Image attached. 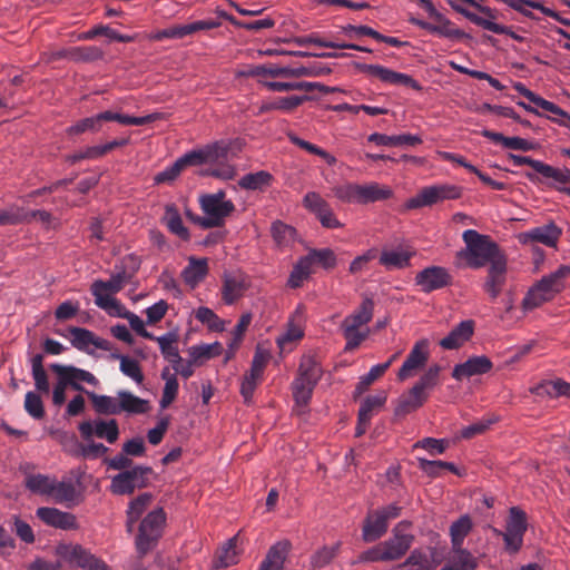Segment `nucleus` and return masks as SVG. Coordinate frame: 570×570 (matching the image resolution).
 <instances>
[{
  "mask_svg": "<svg viewBox=\"0 0 570 570\" xmlns=\"http://www.w3.org/2000/svg\"><path fill=\"white\" fill-rule=\"evenodd\" d=\"M474 322L471 320L462 321L458 324L444 338L440 341V345L445 350H454L460 347L464 342L469 341L473 335Z\"/></svg>",
  "mask_w": 570,
  "mask_h": 570,
  "instance_id": "nucleus-24",
  "label": "nucleus"
},
{
  "mask_svg": "<svg viewBox=\"0 0 570 570\" xmlns=\"http://www.w3.org/2000/svg\"><path fill=\"white\" fill-rule=\"evenodd\" d=\"M78 429L85 441H90L92 436L96 435L97 438L105 439L108 443L112 444L119 436L118 423L114 419L109 421H85L79 424Z\"/></svg>",
  "mask_w": 570,
  "mask_h": 570,
  "instance_id": "nucleus-13",
  "label": "nucleus"
},
{
  "mask_svg": "<svg viewBox=\"0 0 570 570\" xmlns=\"http://www.w3.org/2000/svg\"><path fill=\"white\" fill-rule=\"evenodd\" d=\"M493 364L491 360L484 355L473 356L466 360L464 363L454 366L452 376L461 381L465 377L474 375L485 374L491 371Z\"/></svg>",
  "mask_w": 570,
  "mask_h": 570,
  "instance_id": "nucleus-20",
  "label": "nucleus"
},
{
  "mask_svg": "<svg viewBox=\"0 0 570 570\" xmlns=\"http://www.w3.org/2000/svg\"><path fill=\"white\" fill-rule=\"evenodd\" d=\"M473 522L470 515H461L450 527V537L453 549H460L463 547L464 539L471 532Z\"/></svg>",
  "mask_w": 570,
  "mask_h": 570,
  "instance_id": "nucleus-36",
  "label": "nucleus"
},
{
  "mask_svg": "<svg viewBox=\"0 0 570 570\" xmlns=\"http://www.w3.org/2000/svg\"><path fill=\"white\" fill-rule=\"evenodd\" d=\"M36 515L47 525L70 530L77 527L76 517L69 512L60 511L56 508L41 507L36 511Z\"/></svg>",
  "mask_w": 570,
  "mask_h": 570,
  "instance_id": "nucleus-19",
  "label": "nucleus"
},
{
  "mask_svg": "<svg viewBox=\"0 0 570 570\" xmlns=\"http://www.w3.org/2000/svg\"><path fill=\"white\" fill-rule=\"evenodd\" d=\"M412 525L410 521L399 522L392 530V537L382 542L389 561L401 559L411 548L414 535L406 530Z\"/></svg>",
  "mask_w": 570,
  "mask_h": 570,
  "instance_id": "nucleus-11",
  "label": "nucleus"
},
{
  "mask_svg": "<svg viewBox=\"0 0 570 570\" xmlns=\"http://www.w3.org/2000/svg\"><path fill=\"white\" fill-rule=\"evenodd\" d=\"M30 469L29 463L20 465V471L24 474V487L32 493L49 497L55 478L41 473L33 474Z\"/></svg>",
  "mask_w": 570,
  "mask_h": 570,
  "instance_id": "nucleus-21",
  "label": "nucleus"
},
{
  "mask_svg": "<svg viewBox=\"0 0 570 570\" xmlns=\"http://www.w3.org/2000/svg\"><path fill=\"white\" fill-rule=\"evenodd\" d=\"M77 497L76 487L71 482L57 481L55 478L52 483V490H50L49 497L56 503H69L73 502Z\"/></svg>",
  "mask_w": 570,
  "mask_h": 570,
  "instance_id": "nucleus-42",
  "label": "nucleus"
},
{
  "mask_svg": "<svg viewBox=\"0 0 570 570\" xmlns=\"http://www.w3.org/2000/svg\"><path fill=\"white\" fill-rule=\"evenodd\" d=\"M428 397L429 394H421L419 391L412 387L407 393H404L399 397L394 409V414L396 416H404L421 407Z\"/></svg>",
  "mask_w": 570,
  "mask_h": 570,
  "instance_id": "nucleus-27",
  "label": "nucleus"
},
{
  "mask_svg": "<svg viewBox=\"0 0 570 570\" xmlns=\"http://www.w3.org/2000/svg\"><path fill=\"white\" fill-rule=\"evenodd\" d=\"M98 36H106L111 40L118 41V42H131L134 41L132 36L128 35H121L117 32L116 30L111 29L109 26L98 24L94 27L92 29L88 30L87 32H83L79 36V39L82 40H91Z\"/></svg>",
  "mask_w": 570,
  "mask_h": 570,
  "instance_id": "nucleus-46",
  "label": "nucleus"
},
{
  "mask_svg": "<svg viewBox=\"0 0 570 570\" xmlns=\"http://www.w3.org/2000/svg\"><path fill=\"white\" fill-rule=\"evenodd\" d=\"M570 267L560 265L553 273L543 276L525 294L522 301V307L525 311H532L542 304L551 301L563 287V279L569 276Z\"/></svg>",
  "mask_w": 570,
  "mask_h": 570,
  "instance_id": "nucleus-4",
  "label": "nucleus"
},
{
  "mask_svg": "<svg viewBox=\"0 0 570 570\" xmlns=\"http://www.w3.org/2000/svg\"><path fill=\"white\" fill-rule=\"evenodd\" d=\"M131 277L132 273H128L126 269H121L117 274L112 275L110 279H97L92 283V285L104 291L116 294L124 288L126 283L130 282Z\"/></svg>",
  "mask_w": 570,
  "mask_h": 570,
  "instance_id": "nucleus-47",
  "label": "nucleus"
},
{
  "mask_svg": "<svg viewBox=\"0 0 570 570\" xmlns=\"http://www.w3.org/2000/svg\"><path fill=\"white\" fill-rule=\"evenodd\" d=\"M429 358V342L426 340H421L415 343L411 352L409 353L406 360L401 366L397 377L401 381H404L411 376H413L416 370L422 368Z\"/></svg>",
  "mask_w": 570,
  "mask_h": 570,
  "instance_id": "nucleus-16",
  "label": "nucleus"
},
{
  "mask_svg": "<svg viewBox=\"0 0 570 570\" xmlns=\"http://www.w3.org/2000/svg\"><path fill=\"white\" fill-rule=\"evenodd\" d=\"M308 98L306 96H289L276 98L273 101L264 102L259 107V112H268L271 110L292 111L301 106Z\"/></svg>",
  "mask_w": 570,
  "mask_h": 570,
  "instance_id": "nucleus-38",
  "label": "nucleus"
},
{
  "mask_svg": "<svg viewBox=\"0 0 570 570\" xmlns=\"http://www.w3.org/2000/svg\"><path fill=\"white\" fill-rule=\"evenodd\" d=\"M393 191L386 186L377 183H370L365 185L358 184V204L375 203L379 200L389 199Z\"/></svg>",
  "mask_w": 570,
  "mask_h": 570,
  "instance_id": "nucleus-29",
  "label": "nucleus"
},
{
  "mask_svg": "<svg viewBox=\"0 0 570 570\" xmlns=\"http://www.w3.org/2000/svg\"><path fill=\"white\" fill-rule=\"evenodd\" d=\"M208 266L206 259L190 258L189 264L184 268L181 276L186 284L196 285L207 275Z\"/></svg>",
  "mask_w": 570,
  "mask_h": 570,
  "instance_id": "nucleus-39",
  "label": "nucleus"
},
{
  "mask_svg": "<svg viewBox=\"0 0 570 570\" xmlns=\"http://www.w3.org/2000/svg\"><path fill=\"white\" fill-rule=\"evenodd\" d=\"M272 180V175L267 171H257L247 174L239 180V186L245 189L256 190L264 186H268Z\"/></svg>",
  "mask_w": 570,
  "mask_h": 570,
  "instance_id": "nucleus-55",
  "label": "nucleus"
},
{
  "mask_svg": "<svg viewBox=\"0 0 570 570\" xmlns=\"http://www.w3.org/2000/svg\"><path fill=\"white\" fill-rule=\"evenodd\" d=\"M370 142H374L377 146H415L422 142V139L419 136L411 134H402L397 136H387L380 132H373L367 137Z\"/></svg>",
  "mask_w": 570,
  "mask_h": 570,
  "instance_id": "nucleus-30",
  "label": "nucleus"
},
{
  "mask_svg": "<svg viewBox=\"0 0 570 570\" xmlns=\"http://www.w3.org/2000/svg\"><path fill=\"white\" fill-rule=\"evenodd\" d=\"M433 19L438 22V24L414 19L412 20V22L419 26L420 28L428 30L429 32L438 33L446 38H461L464 36V32L455 28V26L442 13L439 12V18Z\"/></svg>",
  "mask_w": 570,
  "mask_h": 570,
  "instance_id": "nucleus-25",
  "label": "nucleus"
},
{
  "mask_svg": "<svg viewBox=\"0 0 570 570\" xmlns=\"http://www.w3.org/2000/svg\"><path fill=\"white\" fill-rule=\"evenodd\" d=\"M242 77H283V67L275 65H257L249 66L246 69L238 72Z\"/></svg>",
  "mask_w": 570,
  "mask_h": 570,
  "instance_id": "nucleus-54",
  "label": "nucleus"
},
{
  "mask_svg": "<svg viewBox=\"0 0 570 570\" xmlns=\"http://www.w3.org/2000/svg\"><path fill=\"white\" fill-rule=\"evenodd\" d=\"M57 554L82 570H109L108 566L79 544H60Z\"/></svg>",
  "mask_w": 570,
  "mask_h": 570,
  "instance_id": "nucleus-10",
  "label": "nucleus"
},
{
  "mask_svg": "<svg viewBox=\"0 0 570 570\" xmlns=\"http://www.w3.org/2000/svg\"><path fill=\"white\" fill-rule=\"evenodd\" d=\"M387 528L389 522L379 510H375L368 513L364 521L362 531L363 540L365 542H374L386 533Z\"/></svg>",
  "mask_w": 570,
  "mask_h": 570,
  "instance_id": "nucleus-23",
  "label": "nucleus"
},
{
  "mask_svg": "<svg viewBox=\"0 0 570 570\" xmlns=\"http://www.w3.org/2000/svg\"><path fill=\"white\" fill-rule=\"evenodd\" d=\"M442 367L439 364L431 365L428 371L420 377V380L413 385V387L421 394H428V391L432 390L439 384V377Z\"/></svg>",
  "mask_w": 570,
  "mask_h": 570,
  "instance_id": "nucleus-52",
  "label": "nucleus"
},
{
  "mask_svg": "<svg viewBox=\"0 0 570 570\" xmlns=\"http://www.w3.org/2000/svg\"><path fill=\"white\" fill-rule=\"evenodd\" d=\"M96 413L101 415H118V396L100 395L91 391H85Z\"/></svg>",
  "mask_w": 570,
  "mask_h": 570,
  "instance_id": "nucleus-33",
  "label": "nucleus"
},
{
  "mask_svg": "<svg viewBox=\"0 0 570 570\" xmlns=\"http://www.w3.org/2000/svg\"><path fill=\"white\" fill-rule=\"evenodd\" d=\"M305 258L308 261L311 266H313V264H318L324 268H333L336 264L335 254L330 248L312 249Z\"/></svg>",
  "mask_w": 570,
  "mask_h": 570,
  "instance_id": "nucleus-56",
  "label": "nucleus"
},
{
  "mask_svg": "<svg viewBox=\"0 0 570 570\" xmlns=\"http://www.w3.org/2000/svg\"><path fill=\"white\" fill-rule=\"evenodd\" d=\"M386 394L381 392L376 395L366 396L360 406L358 416H361L362 421H371L374 411L382 407L386 402Z\"/></svg>",
  "mask_w": 570,
  "mask_h": 570,
  "instance_id": "nucleus-51",
  "label": "nucleus"
},
{
  "mask_svg": "<svg viewBox=\"0 0 570 570\" xmlns=\"http://www.w3.org/2000/svg\"><path fill=\"white\" fill-rule=\"evenodd\" d=\"M166 514L161 508L149 512L140 522L136 549L140 556L150 551L161 537Z\"/></svg>",
  "mask_w": 570,
  "mask_h": 570,
  "instance_id": "nucleus-7",
  "label": "nucleus"
},
{
  "mask_svg": "<svg viewBox=\"0 0 570 570\" xmlns=\"http://www.w3.org/2000/svg\"><path fill=\"white\" fill-rule=\"evenodd\" d=\"M507 261L505 258L495 259L490 264L488 271L487 284L503 286L505 282Z\"/></svg>",
  "mask_w": 570,
  "mask_h": 570,
  "instance_id": "nucleus-63",
  "label": "nucleus"
},
{
  "mask_svg": "<svg viewBox=\"0 0 570 570\" xmlns=\"http://www.w3.org/2000/svg\"><path fill=\"white\" fill-rule=\"evenodd\" d=\"M454 556L450 560V563L454 570H475L478 567L475 558L468 550L460 547V549H453Z\"/></svg>",
  "mask_w": 570,
  "mask_h": 570,
  "instance_id": "nucleus-57",
  "label": "nucleus"
},
{
  "mask_svg": "<svg viewBox=\"0 0 570 570\" xmlns=\"http://www.w3.org/2000/svg\"><path fill=\"white\" fill-rule=\"evenodd\" d=\"M246 291V284L239 276H228L223 284V299L226 304H233L243 296Z\"/></svg>",
  "mask_w": 570,
  "mask_h": 570,
  "instance_id": "nucleus-41",
  "label": "nucleus"
},
{
  "mask_svg": "<svg viewBox=\"0 0 570 570\" xmlns=\"http://www.w3.org/2000/svg\"><path fill=\"white\" fill-rule=\"evenodd\" d=\"M29 220V214L23 208L10 206L0 210V226L19 225Z\"/></svg>",
  "mask_w": 570,
  "mask_h": 570,
  "instance_id": "nucleus-59",
  "label": "nucleus"
},
{
  "mask_svg": "<svg viewBox=\"0 0 570 570\" xmlns=\"http://www.w3.org/2000/svg\"><path fill=\"white\" fill-rule=\"evenodd\" d=\"M224 348L219 342L212 344L196 345L190 348V355L195 361L209 360L223 353Z\"/></svg>",
  "mask_w": 570,
  "mask_h": 570,
  "instance_id": "nucleus-61",
  "label": "nucleus"
},
{
  "mask_svg": "<svg viewBox=\"0 0 570 570\" xmlns=\"http://www.w3.org/2000/svg\"><path fill=\"white\" fill-rule=\"evenodd\" d=\"M207 164L219 163L227 158L229 144L225 140H217L203 147Z\"/></svg>",
  "mask_w": 570,
  "mask_h": 570,
  "instance_id": "nucleus-53",
  "label": "nucleus"
},
{
  "mask_svg": "<svg viewBox=\"0 0 570 570\" xmlns=\"http://www.w3.org/2000/svg\"><path fill=\"white\" fill-rule=\"evenodd\" d=\"M360 70L380 79L381 81L395 86L410 87L414 90H421L422 86L410 75L402 73L383 67L381 65H360Z\"/></svg>",
  "mask_w": 570,
  "mask_h": 570,
  "instance_id": "nucleus-12",
  "label": "nucleus"
},
{
  "mask_svg": "<svg viewBox=\"0 0 570 570\" xmlns=\"http://www.w3.org/2000/svg\"><path fill=\"white\" fill-rule=\"evenodd\" d=\"M449 4L460 14L464 16L466 19H469L472 23L483 28L484 30L491 31L497 35H508V28L505 26L495 23L491 21L490 19L482 18L465 8L454 3L453 1L449 0Z\"/></svg>",
  "mask_w": 570,
  "mask_h": 570,
  "instance_id": "nucleus-31",
  "label": "nucleus"
},
{
  "mask_svg": "<svg viewBox=\"0 0 570 570\" xmlns=\"http://www.w3.org/2000/svg\"><path fill=\"white\" fill-rule=\"evenodd\" d=\"M391 366V361L382 364H376L371 367L367 374L360 377L355 387L356 396L363 394L377 379H380Z\"/></svg>",
  "mask_w": 570,
  "mask_h": 570,
  "instance_id": "nucleus-48",
  "label": "nucleus"
},
{
  "mask_svg": "<svg viewBox=\"0 0 570 570\" xmlns=\"http://www.w3.org/2000/svg\"><path fill=\"white\" fill-rule=\"evenodd\" d=\"M153 341L158 343L163 356L170 362L171 365L176 363L180 364L183 358L179 355L177 346L178 334L176 332H168L161 336H155Z\"/></svg>",
  "mask_w": 570,
  "mask_h": 570,
  "instance_id": "nucleus-28",
  "label": "nucleus"
},
{
  "mask_svg": "<svg viewBox=\"0 0 570 570\" xmlns=\"http://www.w3.org/2000/svg\"><path fill=\"white\" fill-rule=\"evenodd\" d=\"M528 529L527 513L518 507H512L509 510V517L505 524V530L509 533L524 537Z\"/></svg>",
  "mask_w": 570,
  "mask_h": 570,
  "instance_id": "nucleus-44",
  "label": "nucleus"
},
{
  "mask_svg": "<svg viewBox=\"0 0 570 570\" xmlns=\"http://www.w3.org/2000/svg\"><path fill=\"white\" fill-rule=\"evenodd\" d=\"M199 205L205 217H195L194 220L203 228L222 227L234 210V203H217L215 198H199Z\"/></svg>",
  "mask_w": 570,
  "mask_h": 570,
  "instance_id": "nucleus-9",
  "label": "nucleus"
},
{
  "mask_svg": "<svg viewBox=\"0 0 570 570\" xmlns=\"http://www.w3.org/2000/svg\"><path fill=\"white\" fill-rule=\"evenodd\" d=\"M164 220L170 233L177 235L184 240H187L189 238V232L184 226L183 219L174 205L166 206Z\"/></svg>",
  "mask_w": 570,
  "mask_h": 570,
  "instance_id": "nucleus-43",
  "label": "nucleus"
},
{
  "mask_svg": "<svg viewBox=\"0 0 570 570\" xmlns=\"http://www.w3.org/2000/svg\"><path fill=\"white\" fill-rule=\"evenodd\" d=\"M119 414H145L150 410L149 401L134 395L129 391L120 390L117 392Z\"/></svg>",
  "mask_w": 570,
  "mask_h": 570,
  "instance_id": "nucleus-26",
  "label": "nucleus"
},
{
  "mask_svg": "<svg viewBox=\"0 0 570 570\" xmlns=\"http://www.w3.org/2000/svg\"><path fill=\"white\" fill-rule=\"evenodd\" d=\"M412 253L403 249L383 250L380 264L386 268H404L410 265Z\"/></svg>",
  "mask_w": 570,
  "mask_h": 570,
  "instance_id": "nucleus-40",
  "label": "nucleus"
},
{
  "mask_svg": "<svg viewBox=\"0 0 570 570\" xmlns=\"http://www.w3.org/2000/svg\"><path fill=\"white\" fill-rule=\"evenodd\" d=\"M509 158L514 166L528 165L531 168H533L538 174L542 175L544 178L553 180V177L558 175L556 167L544 164L540 160L533 159L531 157L510 154Z\"/></svg>",
  "mask_w": 570,
  "mask_h": 570,
  "instance_id": "nucleus-37",
  "label": "nucleus"
},
{
  "mask_svg": "<svg viewBox=\"0 0 570 570\" xmlns=\"http://www.w3.org/2000/svg\"><path fill=\"white\" fill-rule=\"evenodd\" d=\"M50 368L56 374L63 375L65 380L68 381L70 386L79 392L85 393V391H87L82 385L79 384V382H86L95 386L98 385L99 383V381L92 373L72 365H62L55 363L50 365Z\"/></svg>",
  "mask_w": 570,
  "mask_h": 570,
  "instance_id": "nucleus-18",
  "label": "nucleus"
},
{
  "mask_svg": "<svg viewBox=\"0 0 570 570\" xmlns=\"http://www.w3.org/2000/svg\"><path fill=\"white\" fill-rule=\"evenodd\" d=\"M237 542L238 535H234L218 550L215 558L216 568H227L238 562L239 551Z\"/></svg>",
  "mask_w": 570,
  "mask_h": 570,
  "instance_id": "nucleus-34",
  "label": "nucleus"
},
{
  "mask_svg": "<svg viewBox=\"0 0 570 570\" xmlns=\"http://www.w3.org/2000/svg\"><path fill=\"white\" fill-rule=\"evenodd\" d=\"M153 472L149 466L137 465L112 476L110 490L114 494H132L136 489L145 488L148 483L147 475Z\"/></svg>",
  "mask_w": 570,
  "mask_h": 570,
  "instance_id": "nucleus-8",
  "label": "nucleus"
},
{
  "mask_svg": "<svg viewBox=\"0 0 570 570\" xmlns=\"http://www.w3.org/2000/svg\"><path fill=\"white\" fill-rule=\"evenodd\" d=\"M164 118L165 116L161 112H153L142 117H135L112 110H106L92 117L80 119L67 129V134L80 135L87 131L97 132L101 129L105 121H117L126 126H144Z\"/></svg>",
  "mask_w": 570,
  "mask_h": 570,
  "instance_id": "nucleus-3",
  "label": "nucleus"
},
{
  "mask_svg": "<svg viewBox=\"0 0 570 570\" xmlns=\"http://www.w3.org/2000/svg\"><path fill=\"white\" fill-rule=\"evenodd\" d=\"M341 542H336L332 547L324 546L313 553L311 557V566L314 569H322L330 564L338 554Z\"/></svg>",
  "mask_w": 570,
  "mask_h": 570,
  "instance_id": "nucleus-49",
  "label": "nucleus"
},
{
  "mask_svg": "<svg viewBox=\"0 0 570 570\" xmlns=\"http://www.w3.org/2000/svg\"><path fill=\"white\" fill-rule=\"evenodd\" d=\"M312 272V266L305 257L301 258L293 267V271L287 281V285L292 288L302 286L303 282L308 278Z\"/></svg>",
  "mask_w": 570,
  "mask_h": 570,
  "instance_id": "nucleus-58",
  "label": "nucleus"
},
{
  "mask_svg": "<svg viewBox=\"0 0 570 570\" xmlns=\"http://www.w3.org/2000/svg\"><path fill=\"white\" fill-rule=\"evenodd\" d=\"M120 360V371L131 380H134L137 384H141L144 382V374L139 366V363L136 360L129 358L124 355H114Z\"/></svg>",
  "mask_w": 570,
  "mask_h": 570,
  "instance_id": "nucleus-62",
  "label": "nucleus"
},
{
  "mask_svg": "<svg viewBox=\"0 0 570 570\" xmlns=\"http://www.w3.org/2000/svg\"><path fill=\"white\" fill-rule=\"evenodd\" d=\"M462 238L466 248L459 255L466 261L471 268H480L504 257L490 236L482 235L474 229H466L463 232Z\"/></svg>",
  "mask_w": 570,
  "mask_h": 570,
  "instance_id": "nucleus-1",
  "label": "nucleus"
},
{
  "mask_svg": "<svg viewBox=\"0 0 570 570\" xmlns=\"http://www.w3.org/2000/svg\"><path fill=\"white\" fill-rule=\"evenodd\" d=\"M263 86L266 87L271 91H277V92L292 91V90H302V91L311 92L316 88L322 91H327L323 85L317 83V82H307V81H295V82L263 81Z\"/></svg>",
  "mask_w": 570,
  "mask_h": 570,
  "instance_id": "nucleus-35",
  "label": "nucleus"
},
{
  "mask_svg": "<svg viewBox=\"0 0 570 570\" xmlns=\"http://www.w3.org/2000/svg\"><path fill=\"white\" fill-rule=\"evenodd\" d=\"M71 334V344L79 351H83L88 354H92L88 350L89 345H94L96 348L102 351H111L112 344L108 340L96 336L91 331L82 327L72 326L69 328Z\"/></svg>",
  "mask_w": 570,
  "mask_h": 570,
  "instance_id": "nucleus-17",
  "label": "nucleus"
},
{
  "mask_svg": "<svg viewBox=\"0 0 570 570\" xmlns=\"http://www.w3.org/2000/svg\"><path fill=\"white\" fill-rule=\"evenodd\" d=\"M561 235L562 229L553 222H550L549 224L531 228L520 234L519 239L524 245L540 243L554 248Z\"/></svg>",
  "mask_w": 570,
  "mask_h": 570,
  "instance_id": "nucleus-15",
  "label": "nucleus"
},
{
  "mask_svg": "<svg viewBox=\"0 0 570 570\" xmlns=\"http://www.w3.org/2000/svg\"><path fill=\"white\" fill-rule=\"evenodd\" d=\"M32 377L37 391L41 393H49L50 385L48 375L43 368V356L42 354H36L31 358Z\"/></svg>",
  "mask_w": 570,
  "mask_h": 570,
  "instance_id": "nucleus-45",
  "label": "nucleus"
},
{
  "mask_svg": "<svg viewBox=\"0 0 570 570\" xmlns=\"http://www.w3.org/2000/svg\"><path fill=\"white\" fill-rule=\"evenodd\" d=\"M322 367L314 356H304L298 367V375L292 383L296 404L306 406L313 391L322 377Z\"/></svg>",
  "mask_w": 570,
  "mask_h": 570,
  "instance_id": "nucleus-5",
  "label": "nucleus"
},
{
  "mask_svg": "<svg viewBox=\"0 0 570 570\" xmlns=\"http://www.w3.org/2000/svg\"><path fill=\"white\" fill-rule=\"evenodd\" d=\"M463 188L453 184H436L423 187L414 197L407 199L405 207L416 209L430 207L445 200L459 199L462 196Z\"/></svg>",
  "mask_w": 570,
  "mask_h": 570,
  "instance_id": "nucleus-6",
  "label": "nucleus"
},
{
  "mask_svg": "<svg viewBox=\"0 0 570 570\" xmlns=\"http://www.w3.org/2000/svg\"><path fill=\"white\" fill-rule=\"evenodd\" d=\"M415 283L424 293H431L452 284V276L449 271L441 266H430L415 276Z\"/></svg>",
  "mask_w": 570,
  "mask_h": 570,
  "instance_id": "nucleus-14",
  "label": "nucleus"
},
{
  "mask_svg": "<svg viewBox=\"0 0 570 570\" xmlns=\"http://www.w3.org/2000/svg\"><path fill=\"white\" fill-rule=\"evenodd\" d=\"M292 544L288 540H282L273 544L258 570H283Z\"/></svg>",
  "mask_w": 570,
  "mask_h": 570,
  "instance_id": "nucleus-22",
  "label": "nucleus"
},
{
  "mask_svg": "<svg viewBox=\"0 0 570 570\" xmlns=\"http://www.w3.org/2000/svg\"><path fill=\"white\" fill-rule=\"evenodd\" d=\"M102 57L104 51L97 46L71 47L70 60L73 62H92Z\"/></svg>",
  "mask_w": 570,
  "mask_h": 570,
  "instance_id": "nucleus-50",
  "label": "nucleus"
},
{
  "mask_svg": "<svg viewBox=\"0 0 570 570\" xmlns=\"http://www.w3.org/2000/svg\"><path fill=\"white\" fill-rule=\"evenodd\" d=\"M531 393L538 396H560L564 395L570 397V383L558 379L556 381H542L535 386L531 387Z\"/></svg>",
  "mask_w": 570,
  "mask_h": 570,
  "instance_id": "nucleus-32",
  "label": "nucleus"
},
{
  "mask_svg": "<svg viewBox=\"0 0 570 570\" xmlns=\"http://www.w3.org/2000/svg\"><path fill=\"white\" fill-rule=\"evenodd\" d=\"M296 235L295 228L282 222H275L272 225V236L278 246H287L294 240Z\"/></svg>",
  "mask_w": 570,
  "mask_h": 570,
  "instance_id": "nucleus-60",
  "label": "nucleus"
},
{
  "mask_svg": "<svg viewBox=\"0 0 570 570\" xmlns=\"http://www.w3.org/2000/svg\"><path fill=\"white\" fill-rule=\"evenodd\" d=\"M373 313V299L365 298L352 314L343 320L341 330L346 341L344 351L351 352L356 350L368 337L370 328L366 325L372 321Z\"/></svg>",
  "mask_w": 570,
  "mask_h": 570,
  "instance_id": "nucleus-2",
  "label": "nucleus"
},
{
  "mask_svg": "<svg viewBox=\"0 0 570 570\" xmlns=\"http://www.w3.org/2000/svg\"><path fill=\"white\" fill-rule=\"evenodd\" d=\"M24 410L35 420H41L45 416V409L40 395L32 391L27 392Z\"/></svg>",
  "mask_w": 570,
  "mask_h": 570,
  "instance_id": "nucleus-64",
  "label": "nucleus"
}]
</instances>
